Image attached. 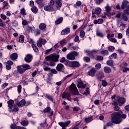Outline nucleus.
I'll list each match as a JSON object with an SVG mask.
<instances>
[{
	"instance_id": "1",
	"label": "nucleus",
	"mask_w": 129,
	"mask_h": 129,
	"mask_svg": "<svg viewBox=\"0 0 129 129\" xmlns=\"http://www.w3.org/2000/svg\"><path fill=\"white\" fill-rule=\"evenodd\" d=\"M126 115L122 114L121 111L118 112H115L111 114V121L114 123L118 124L121 122L122 119L121 118H125Z\"/></svg>"
},
{
	"instance_id": "2",
	"label": "nucleus",
	"mask_w": 129,
	"mask_h": 129,
	"mask_svg": "<svg viewBox=\"0 0 129 129\" xmlns=\"http://www.w3.org/2000/svg\"><path fill=\"white\" fill-rule=\"evenodd\" d=\"M65 65L67 67H70L73 69H76V68H78V67H80V63L78 61H69L67 60L65 62Z\"/></svg>"
},
{
	"instance_id": "3",
	"label": "nucleus",
	"mask_w": 129,
	"mask_h": 129,
	"mask_svg": "<svg viewBox=\"0 0 129 129\" xmlns=\"http://www.w3.org/2000/svg\"><path fill=\"white\" fill-rule=\"evenodd\" d=\"M7 103L8 104V107L9 108V111L10 112H17L19 110V107H18V106L14 105V103H15V102L13 100H10L7 102Z\"/></svg>"
},
{
	"instance_id": "4",
	"label": "nucleus",
	"mask_w": 129,
	"mask_h": 129,
	"mask_svg": "<svg viewBox=\"0 0 129 129\" xmlns=\"http://www.w3.org/2000/svg\"><path fill=\"white\" fill-rule=\"evenodd\" d=\"M69 91L73 95H78L79 92L76 87V85H75L74 83H73L69 87Z\"/></svg>"
},
{
	"instance_id": "5",
	"label": "nucleus",
	"mask_w": 129,
	"mask_h": 129,
	"mask_svg": "<svg viewBox=\"0 0 129 129\" xmlns=\"http://www.w3.org/2000/svg\"><path fill=\"white\" fill-rule=\"evenodd\" d=\"M79 54L77 51H73L67 55V58L68 60H75V57L78 56Z\"/></svg>"
},
{
	"instance_id": "6",
	"label": "nucleus",
	"mask_w": 129,
	"mask_h": 129,
	"mask_svg": "<svg viewBox=\"0 0 129 129\" xmlns=\"http://www.w3.org/2000/svg\"><path fill=\"white\" fill-rule=\"evenodd\" d=\"M61 96L63 99H66L69 100V101H71V99L70 97H71V94L68 92H64L62 93L61 94Z\"/></svg>"
},
{
	"instance_id": "7",
	"label": "nucleus",
	"mask_w": 129,
	"mask_h": 129,
	"mask_svg": "<svg viewBox=\"0 0 129 129\" xmlns=\"http://www.w3.org/2000/svg\"><path fill=\"white\" fill-rule=\"evenodd\" d=\"M45 59L47 60V61H54L55 62H57L58 59H59V55H54L53 56H47L45 57Z\"/></svg>"
},
{
	"instance_id": "8",
	"label": "nucleus",
	"mask_w": 129,
	"mask_h": 129,
	"mask_svg": "<svg viewBox=\"0 0 129 129\" xmlns=\"http://www.w3.org/2000/svg\"><path fill=\"white\" fill-rule=\"evenodd\" d=\"M97 70L95 68H92L87 73V75L90 76L91 77H94Z\"/></svg>"
},
{
	"instance_id": "9",
	"label": "nucleus",
	"mask_w": 129,
	"mask_h": 129,
	"mask_svg": "<svg viewBox=\"0 0 129 129\" xmlns=\"http://www.w3.org/2000/svg\"><path fill=\"white\" fill-rule=\"evenodd\" d=\"M47 43V40L44 39L40 38L37 41V45L39 48H41L42 45H45Z\"/></svg>"
},
{
	"instance_id": "10",
	"label": "nucleus",
	"mask_w": 129,
	"mask_h": 129,
	"mask_svg": "<svg viewBox=\"0 0 129 129\" xmlns=\"http://www.w3.org/2000/svg\"><path fill=\"white\" fill-rule=\"evenodd\" d=\"M70 123H71V121L69 120L68 121L66 122H59L58 123L59 125H60V126H61L62 129H65L66 128L67 126H69V124H70Z\"/></svg>"
},
{
	"instance_id": "11",
	"label": "nucleus",
	"mask_w": 129,
	"mask_h": 129,
	"mask_svg": "<svg viewBox=\"0 0 129 129\" xmlns=\"http://www.w3.org/2000/svg\"><path fill=\"white\" fill-rule=\"evenodd\" d=\"M114 37V34H108L107 35V38L112 43H116V39L113 38Z\"/></svg>"
},
{
	"instance_id": "12",
	"label": "nucleus",
	"mask_w": 129,
	"mask_h": 129,
	"mask_svg": "<svg viewBox=\"0 0 129 129\" xmlns=\"http://www.w3.org/2000/svg\"><path fill=\"white\" fill-rule=\"evenodd\" d=\"M86 53H87V55L89 56V57H92V58H93V53H97L98 52V50H95L93 49L91 51L89 50H85Z\"/></svg>"
},
{
	"instance_id": "13",
	"label": "nucleus",
	"mask_w": 129,
	"mask_h": 129,
	"mask_svg": "<svg viewBox=\"0 0 129 129\" xmlns=\"http://www.w3.org/2000/svg\"><path fill=\"white\" fill-rule=\"evenodd\" d=\"M96 77H97L98 79H100V80H101V79L104 78V74L103 72L99 71L96 74Z\"/></svg>"
},
{
	"instance_id": "14",
	"label": "nucleus",
	"mask_w": 129,
	"mask_h": 129,
	"mask_svg": "<svg viewBox=\"0 0 129 129\" xmlns=\"http://www.w3.org/2000/svg\"><path fill=\"white\" fill-rule=\"evenodd\" d=\"M33 59V55L30 54H28L24 58V60L25 62L27 63H30L32 61Z\"/></svg>"
},
{
	"instance_id": "15",
	"label": "nucleus",
	"mask_w": 129,
	"mask_h": 129,
	"mask_svg": "<svg viewBox=\"0 0 129 129\" xmlns=\"http://www.w3.org/2000/svg\"><path fill=\"white\" fill-rule=\"evenodd\" d=\"M44 10L46 12H54V7L48 5L44 7Z\"/></svg>"
},
{
	"instance_id": "16",
	"label": "nucleus",
	"mask_w": 129,
	"mask_h": 129,
	"mask_svg": "<svg viewBox=\"0 0 129 129\" xmlns=\"http://www.w3.org/2000/svg\"><path fill=\"white\" fill-rule=\"evenodd\" d=\"M101 13V8L99 7L96 8L94 12L92 11V15H100Z\"/></svg>"
},
{
	"instance_id": "17",
	"label": "nucleus",
	"mask_w": 129,
	"mask_h": 129,
	"mask_svg": "<svg viewBox=\"0 0 129 129\" xmlns=\"http://www.w3.org/2000/svg\"><path fill=\"white\" fill-rule=\"evenodd\" d=\"M17 69L19 74H23L26 71L25 69L23 68V66H18Z\"/></svg>"
},
{
	"instance_id": "18",
	"label": "nucleus",
	"mask_w": 129,
	"mask_h": 129,
	"mask_svg": "<svg viewBox=\"0 0 129 129\" xmlns=\"http://www.w3.org/2000/svg\"><path fill=\"white\" fill-rule=\"evenodd\" d=\"M105 9L106 10V11L107 12L104 13L105 16L103 17L104 19V18H106L105 16H109V12H110V10H111L110 7H109L108 5H107L106 6H105Z\"/></svg>"
},
{
	"instance_id": "19",
	"label": "nucleus",
	"mask_w": 129,
	"mask_h": 129,
	"mask_svg": "<svg viewBox=\"0 0 129 129\" xmlns=\"http://www.w3.org/2000/svg\"><path fill=\"white\" fill-rule=\"evenodd\" d=\"M125 102V99L124 98L119 97L118 98V103L120 106H121Z\"/></svg>"
},
{
	"instance_id": "20",
	"label": "nucleus",
	"mask_w": 129,
	"mask_h": 129,
	"mask_svg": "<svg viewBox=\"0 0 129 129\" xmlns=\"http://www.w3.org/2000/svg\"><path fill=\"white\" fill-rule=\"evenodd\" d=\"M56 69L57 71H62L64 69V65L62 63H58L56 66Z\"/></svg>"
},
{
	"instance_id": "21",
	"label": "nucleus",
	"mask_w": 129,
	"mask_h": 129,
	"mask_svg": "<svg viewBox=\"0 0 129 129\" xmlns=\"http://www.w3.org/2000/svg\"><path fill=\"white\" fill-rule=\"evenodd\" d=\"M70 33V28H66L65 29L62 30L61 32V35H67V34H69Z\"/></svg>"
},
{
	"instance_id": "22",
	"label": "nucleus",
	"mask_w": 129,
	"mask_h": 129,
	"mask_svg": "<svg viewBox=\"0 0 129 129\" xmlns=\"http://www.w3.org/2000/svg\"><path fill=\"white\" fill-rule=\"evenodd\" d=\"M17 105H18L19 107L25 106V105H26V100L25 99H22L19 103H17Z\"/></svg>"
},
{
	"instance_id": "23",
	"label": "nucleus",
	"mask_w": 129,
	"mask_h": 129,
	"mask_svg": "<svg viewBox=\"0 0 129 129\" xmlns=\"http://www.w3.org/2000/svg\"><path fill=\"white\" fill-rule=\"evenodd\" d=\"M128 3V2H127V1L123 0L122 2V5L121 6V10H124V9H125V7H126V6H127Z\"/></svg>"
},
{
	"instance_id": "24",
	"label": "nucleus",
	"mask_w": 129,
	"mask_h": 129,
	"mask_svg": "<svg viewBox=\"0 0 129 129\" xmlns=\"http://www.w3.org/2000/svg\"><path fill=\"white\" fill-rule=\"evenodd\" d=\"M85 85L83 84V82L81 81H79L78 83V88H85Z\"/></svg>"
},
{
	"instance_id": "25",
	"label": "nucleus",
	"mask_w": 129,
	"mask_h": 129,
	"mask_svg": "<svg viewBox=\"0 0 129 129\" xmlns=\"http://www.w3.org/2000/svg\"><path fill=\"white\" fill-rule=\"evenodd\" d=\"M44 97H45V98H47V99H48V100H50L52 102H54V99L51 96V95L47 94H45L44 95Z\"/></svg>"
},
{
	"instance_id": "26",
	"label": "nucleus",
	"mask_w": 129,
	"mask_h": 129,
	"mask_svg": "<svg viewBox=\"0 0 129 129\" xmlns=\"http://www.w3.org/2000/svg\"><path fill=\"white\" fill-rule=\"evenodd\" d=\"M93 117L92 116H90L88 117H85V122H86V123H89V122H90V121H92Z\"/></svg>"
},
{
	"instance_id": "27",
	"label": "nucleus",
	"mask_w": 129,
	"mask_h": 129,
	"mask_svg": "<svg viewBox=\"0 0 129 129\" xmlns=\"http://www.w3.org/2000/svg\"><path fill=\"white\" fill-rule=\"evenodd\" d=\"M56 2V6L57 10H60L61 7H62V3H61V0H57Z\"/></svg>"
},
{
	"instance_id": "28",
	"label": "nucleus",
	"mask_w": 129,
	"mask_h": 129,
	"mask_svg": "<svg viewBox=\"0 0 129 129\" xmlns=\"http://www.w3.org/2000/svg\"><path fill=\"white\" fill-rule=\"evenodd\" d=\"M46 28V25L45 23H40L39 25V28L40 29V30H45Z\"/></svg>"
},
{
	"instance_id": "29",
	"label": "nucleus",
	"mask_w": 129,
	"mask_h": 129,
	"mask_svg": "<svg viewBox=\"0 0 129 129\" xmlns=\"http://www.w3.org/2000/svg\"><path fill=\"white\" fill-rule=\"evenodd\" d=\"M103 23V19H98V20H95L94 21V24L96 25L97 24H102Z\"/></svg>"
},
{
	"instance_id": "30",
	"label": "nucleus",
	"mask_w": 129,
	"mask_h": 129,
	"mask_svg": "<svg viewBox=\"0 0 129 129\" xmlns=\"http://www.w3.org/2000/svg\"><path fill=\"white\" fill-rule=\"evenodd\" d=\"M96 36L100 38H103L104 37V34L102 32L98 30L96 31Z\"/></svg>"
},
{
	"instance_id": "31",
	"label": "nucleus",
	"mask_w": 129,
	"mask_h": 129,
	"mask_svg": "<svg viewBox=\"0 0 129 129\" xmlns=\"http://www.w3.org/2000/svg\"><path fill=\"white\" fill-rule=\"evenodd\" d=\"M19 42L21 43H24L25 42V36L21 35L19 38Z\"/></svg>"
},
{
	"instance_id": "32",
	"label": "nucleus",
	"mask_w": 129,
	"mask_h": 129,
	"mask_svg": "<svg viewBox=\"0 0 129 129\" xmlns=\"http://www.w3.org/2000/svg\"><path fill=\"white\" fill-rule=\"evenodd\" d=\"M22 67H23V68L24 69L25 71L26 70H29L31 69V68H32L31 67V66L30 65H29L28 64H24L22 65Z\"/></svg>"
},
{
	"instance_id": "33",
	"label": "nucleus",
	"mask_w": 129,
	"mask_h": 129,
	"mask_svg": "<svg viewBox=\"0 0 129 129\" xmlns=\"http://www.w3.org/2000/svg\"><path fill=\"white\" fill-rule=\"evenodd\" d=\"M104 71L105 73H110L111 72V69L108 67H105L104 68Z\"/></svg>"
},
{
	"instance_id": "34",
	"label": "nucleus",
	"mask_w": 129,
	"mask_h": 129,
	"mask_svg": "<svg viewBox=\"0 0 129 129\" xmlns=\"http://www.w3.org/2000/svg\"><path fill=\"white\" fill-rule=\"evenodd\" d=\"M30 24V22L27 21L26 19H22V25L23 26H28Z\"/></svg>"
},
{
	"instance_id": "35",
	"label": "nucleus",
	"mask_w": 129,
	"mask_h": 129,
	"mask_svg": "<svg viewBox=\"0 0 129 129\" xmlns=\"http://www.w3.org/2000/svg\"><path fill=\"white\" fill-rule=\"evenodd\" d=\"M106 64L108 66H111V67H113V61L111 59H109L107 61Z\"/></svg>"
},
{
	"instance_id": "36",
	"label": "nucleus",
	"mask_w": 129,
	"mask_h": 129,
	"mask_svg": "<svg viewBox=\"0 0 129 129\" xmlns=\"http://www.w3.org/2000/svg\"><path fill=\"white\" fill-rule=\"evenodd\" d=\"M117 58V54L116 53H113L111 55V56H109V59H116Z\"/></svg>"
},
{
	"instance_id": "37",
	"label": "nucleus",
	"mask_w": 129,
	"mask_h": 129,
	"mask_svg": "<svg viewBox=\"0 0 129 129\" xmlns=\"http://www.w3.org/2000/svg\"><path fill=\"white\" fill-rule=\"evenodd\" d=\"M18 58V54L16 53H13L11 55V59L12 60H16Z\"/></svg>"
},
{
	"instance_id": "38",
	"label": "nucleus",
	"mask_w": 129,
	"mask_h": 129,
	"mask_svg": "<svg viewBox=\"0 0 129 129\" xmlns=\"http://www.w3.org/2000/svg\"><path fill=\"white\" fill-rule=\"evenodd\" d=\"M21 124L23 126H27V125H28L29 124V121L28 120H23L22 121H21Z\"/></svg>"
},
{
	"instance_id": "39",
	"label": "nucleus",
	"mask_w": 129,
	"mask_h": 129,
	"mask_svg": "<svg viewBox=\"0 0 129 129\" xmlns=\"http://www.w3.org/2000/svg\"><path fill=\"white\" fill-rule=\"evenodd\" d=\"M100 54H101V55H104L105 56H107V55H108V50H101L100 52Z\"/></svg>"
},
{
	"instance_id": "40",
	"label": "nucleus",
	"mask_w": 129,
	"mask_h": 129,
	"mask_svg": "<svg viewBox=\"0 0 129 129\" xmlns=\"http://www.w3.org/2000/svg\"><path fill=\"white\" fill-rule=\"evenodd\" d=\"M31 11L34 14H37V13H38V8L35 6L32 7L31 8Z\"/></svg>"
},
{
	"instance_id": "41",
	"label": "nucleus",
	"mask_w": 129,
	"mask_h": 129,
	"mask_svg": "<svg viewBox=\"0 0 129 129\" xmlns=\"http://www.w3.org/2000/svg\"><path fill=\"white\" fill-rule=\"evenodd\" d=\"M62 21H63V18L60 17L58 19L56 20L55 23L57 25H59V24H61V23H62Z\"/></svg>"
},
{
	"instance_id": "42",
	"label": "nucleus",
	"mask_w": 129,
	"mask_h": 129,
	"mask_svg": "<svg viewBox=\"0 0 129 129\" xmlns=\"http://www.w3.org/2000/svg\"><path fill=\"white\" fill-rule=\"evenodd\" d=\"M32 47L34 52H36V53H37V52H39V49H38V47H37V45H36V44H32Z\"/></svg>"
},
{
	"instance_id": "43",
	"label": "nucleus",
	"mask_w": 129,
	"mask_h": 129,
	"mask_svg": "<svg viewBox=\"0 0 129 129\" xmlns=\"http://www.w3.org/2000/svg\"><path fill=\"white\" fill-rule=\"evenodd\" d=\"M32 30H33V27H30L29 25H28L26 27V31H27L28 33H30V32H32Z\"/></svg>"
},
{
	"instance_id": "44",
	"label": "nucleus",
	"mask_w": 129,
	"mask_h": 129,
	"mask_svg": "<svg viewBox=\"0 0 129 129\" xmlns=\"http://www.w3.org/2000/svg\"><path fill=\"white\" fill-rule=\"evenodd\" d=\"M82 5V3L81 1H78L76 2V4L74 5V8H77V7H80Z\"/></svg>"
},
{
	"instance_id": "45",
	"label": "nucleus",
	"mask_w": 129,
	"mask_h": 129,
	"mask_svg": "<svg viewBox=\"0 0 129 129\" xmlns=\"http://www.w3.org/2000/svg\"><path fill=\"white\" fill-rule=\"evenodd\" d=\"M51 110V108L50 107H47L43 110V112L44 113H46L47 112H50V111Z\"/></svg>"
},
{
	"instance_id": "46",
	"label": "nucleus",
	"mask_w": 129,
	"mask_h": 129,
	"mask_svg": "<svg viewBox=\"0 0 129 129\" xmlns=\"http://www.w3.org/2000/svg\"><path fill=\"white\" fill-rule=\"evenodd\" d=\"M8 2H4L3 3V8L4 9H5L6 10H8L9 9V7L8 6Z\"/></svg>"
},
{
	"instance_id": "47",
	"label": "nucleus",
	"mask_w": 129,
	"mask_h": 129,
	"mask_svg": "<svg viewBox=\"0 0 129 129\" xmlns=\"http://www.w3.org/2000/svg\"><path fill=\"white\" fill-rule=\"evenodd\" d=\"M29 17V22H30V23H31V22H33L34 20V15H33L32 14H30Z\"/></svg>"
},
{
	"instance_id": "48",
	"label": "nucleus",
	"mask_w": 129,
	"mask_h": 129,
	"mask_svg": "<svg viewBox=\"0 0 129 129\" xmlns=\"http://www.w3.org/2000/svg\"><path fill=\"white\" fill-rule=\"evenodd\" d=\"M101 82H102V85L103 87H105L106 86H107L108 84L106 81L102 80L101 81Z\"/></svg>"
},
{
	"instance_id": "49",
	"label": "nucleus",
	"mask_w": 129,
	"mask_h": 129,
	"mask_svg": "<svg viewBox=\"0 0 129 129\" xmlns=\"http://www.w3.org/2000/svg\"><path fill=\"white\" fill-rule=\"evenodd\" d=\"M90 93V90H89V88H87L86 90V91L84 92L83 94L84 95H87L88 94H89Z\"/></svg>"
},
{
	"instance_id": "50",
	"label": "nucleus",
	"mask_w": 129,
	"mask_h": 129,
	"mask_svg": "<svg viewBox=\"0 0 129 129\" xmlns=\"http://www.w3.org/2000/svg\"><path fill=\"white\" fill-rule=\"evenodd\" d=\"M112 125V123L111 122H107L105 125L104 126L103 129H106L107 126H111Z\"/></svg>"
},
{
	"instance_id": "51",
	"label": "nucleus",
	"mask_w": 129,
	"mask_h": 129,
	"mask_svg": "<svg viewBox=\"0 0 129 129\" xmlns=\"http://www.w3.org/2000/svg\"><path fill=\"white\" fill-rule=\"evenodd\" d=\"M95 67L97 70H99L101 68V64L98 63L95 64Z\"/></svg>"
},
{
	"instance_id": "52",
	"label": "nucleus",
	"mask_w": 129,
	"mask_h": 129,
	"mask_svg": "<svg viewBox=\"0 0 129 129\" xmlns=\"http://www.w3.org/2000/svg\"><path fill=\"white\" fill-rule=\"evenodd\" d=\"M80 37L81 38H84V36H85V32L84 30H81L80 33Z\"/></svg>"
},
{
	"instance_id": "53",
	"label": "nucleus",
	"mask_w": 129,
	"mask_h": 129,
	"mask_svg": "<svg viewBox=\"0 0 129 129\" xmlns=\"http://www.w3.org/2000/svg\"><path fill=\"white\" fill-rule=\"evenodd\" d=\"M55 65H56V63H55V61L51 60L49 61V66H51V67H54Z\"/></svg>"
},
{
	"instance_id": "54",
	"label": "nucleus",
	"mask_w": 129,
	"mask_h": 129,
	"mask_svg": "<svg viewBox=\"0 0 129 129\" xmlns=\"http://www.w3.org/2000/svg\"><path fill=\"white\" fill-rule=\"evenodd\" d=\"M114 47L112 46L108 47V50L109 52H113V51H114Z\"/></svg>"
},
{
	"instance_id": "55",
	"label": "nucleus",
	"mask_w": 129,
	"mask_h": 129,
	"mask_svg": "<svg viewBox=\"0 0 129 129\" xmlns=\"http://www.w3.org/2000/svg\"><path fill=\"white\" fill-rule=\"evenodd\" d=\"M20 13L21 15H23V16H26V15H27V13H26V10H25V8H23L22 9H21Z\"/></svg>"
},
{
	"instance_id": "56",
	"label": "nucleus",
	"mask_w": 129,
	"mask_h": 129,
	"mask_svg": "<svg viewBox=\"0 0 129 129\" xmlns=\"http://www.w3.org/2000/svg\"><path fill=\"white\" fill-rule=\"evenodd\" d=\"M66 43H67V42H66V40L65 39H63L62 40L59 42V44L60 45H61V46H64V45L66 44Z\"/></svg>"
},
{
	"instance_id": "57",
	"label": "nucleus",
	"mask_w": 129,
	"mask_h": 129,
	"mask_svg": "<svg viewBox=\"0 0 129 129\" xmlns=\"http://www.w3.org/2000/svg\"><path fill=\"white\" fill-rule=\"evenodd\" d=\"M67 61H69V60H66V59L65 58V57H62L60 59V62H61V63H64V65H65V62H66Z\"/></svg>"
},
{
	"instance_id": "58",
	"label": "nucleus",
	"mask_w": 129,
	"mask_h": 129,
	"mask_svg": "<svg viewBox=\"0 0 129 129\" xmlns=\"http://www.w3.org/2000/svg\"><path fill=\"white\" fill-rule=\"evenodd\" d=\"M17 91L18 93H21V92L22 91V86L19 85L17 87Z\"/></svg>"
},
{
	"instance_id": "59",
	"label": "nucleus",
	"mask_w": 129,
	"mask_h": 129,
	"mask_svg": "<svg viewBox=\"0 0 129 129\" xmlns=\"http://www.w3.org/2000/svg\"><path fill=\"white\" fill-rule=\"evenodd\" d=\"M83 60L85 61V62H89L90 61V58L87 56H85L83 58Z\"/></svg>"
},
{
	"instance_id": "60",
	"label": "nucleus",
	"mask_w": 129,
	"mask_h": 129,
	"mask_svg": "<svg viewBox=\"0 0 129 129\" xmlns=\"http://www.w3.org/2000/svg\"><path fill=\"white\" fill-rule=\"evenodd\" d=\"M1 18L2 20H7V19H9V18H7V16L3 14H1Z\"/></svg>"
},
{
	"instance_id": "61",
	"label": "nucleus",
	"mask_w": 129,
	"mask_h": 129,
	"mask_svg": "<svg viewBox=\"0 0 129 129\" xmlns=\"http://www.w3.org/2000/svg\"><path fill=\"white\" fill-rule=\"evenodd\" d=\"M122 70V72H126V71H129V68H124L123 67H122V68H121Z\"/></svg>"
},
{
	"instance_id": "62",
	"label": "nucleus",
	"mask_w": 129,
	"mask_h": 129,
	"mask_svg": "<svg viewBox=\"0 0 129 129\" xmlns=\"http://www.w3.org/2000/svg\"><path fill=\"white\" fill-rule=\"evenodd\" d=\"M97 60H98V61H101V60H103V56L101 55L97 56Z\"/></svg>"
},
{
	"instance_id": "63",
	"label": "nucleus",
	"mask_w": 129,
	"mask_h": 129,
	"mask_svg": "<svg viewBox=\"0 0 129 129\" xmlns=\"http://www.w3.org/2000/svg\"><path fill=\"white\" fill-rule=\"evenodd\" d=\"M74 111H79L80 108L79 107H74L73 108Z\"/></svg>"
},
{
	"instance_id": "64",
	"label": "nucleus",
	"mask_w": 129,
	"mask_h": 129,
	"mask_svg": "<svg viewBox=\"0 0 129 129\" xmlns=\"http://www.w3.org/2000/svg\"><path fill=\"white\" fill-rule=\"evenodd\" d=\"M122 20H123V21H125V22H126L128 20L127 17L125 16V14H123L122 15Z\"/></svg>"
}]
</instances>
